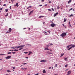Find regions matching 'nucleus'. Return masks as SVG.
Returning a JSON list of instances; mask_svg holds the SVG:
<instances>
[{
	"label": "nucleus",
	"instance_id": "nucleus-1",
	"mask_svg": "<svg viewBox=\"0 0 75 75\" xmlns=\"http://www.w3.org/2000/svg\"><path fill=\"white\" fill-rule=\"evenodd\" d=\"M61 37H65L67 35V33L65 32H64L62 33L60 35Z\"/></svg>",
	"mask_w": 75,
	"mask_h": 75
},
{
	"label": "nucleus",
	"instance_id": "nucleus-2",
	"mask_svg": "<svg viewBox=\"0 0 75 75\" xmlns=\"http://www.w3.org/2000/svg\"><path fill=\"white\" fill-rule=\"evenodd\" d=\"M11 57V56H9L6 57H5V59H9Z\"/></svg>",
	"mask_w": 75,
	"mask_h": 75
},
{
	"label": "nucleus",
	"instance_id": "nucleus-3",
	"mask_svg": "<svg viewBox=\"0 0 75 75\" xmlns=\"http://www.w3.org/2000/svg\"><path fill=\"white\" fill-rule=\"evenodd\" d=\"M24 47H25V45H22L21 46H18V48H24Z\"/></svg>",
	"mask_w": 75,
	"mask_h": 75
},
{
	"label": "nucleus",
	"instance_id": "nucleus-4",
	"mask_svg": "<svg viewBox=\"0 0 75 75\" xmlns=\"http://www.w3.org/2000/svg\"><path fill=\"white\" fill-rule=\"evenodd\" d=\"M50 26L52 27H54L55 26V25L54 23H52L51 24Z\"/></svg>",
	"mask_w": 75,
	"mask_h": 75
},
{
	"label": "nucleus",
	"instance_id": "nucleus-5",
	"mask_svg": "<svg viewBox=\"0 0 75 75\" xmlns=\"http://www.w3.org/2000/svg\"><path fill=\"white\" fill-rule=\"evenodd\" d=\"M11 48H13V49H15V48H17V49H18V46H15L14 47H11Z\"/></svg>",
	"mask_w": 75,
	"mask_h": 75
},
{
	"label": "nucleus",
	"instance_id": "nucleus-6",
	"mask_svg": "<svg viewBox=\"0 0 75 75\" xmlns=\"http://www.w3.org/2000/svg\"><path fill=\"white\" fill-rule=\"evenodd\" d=\"M33 11H34V10H33L30 11L29 13V15H31L32 14V13H33Z\"/></svg>",
	"mask_w": 75,
	"mask_h": 75
},
{
	"label": "nucleus",
	"instance_id": "nucleus-7",
	"mask_svg": "<svg viewBox=\"0 0 75 75\" xmlns=\"http://www.w3.org/2000/svg\"><path fill=\"white\" fill-rule=\"evenodd\" d=\"M29 52V54H28V55H30L31 54H32V52L31 51H29L28 52Z\"/></svg>",
	"mask_w": 75,
	"mask_h": 75
},
{
	"label": "nucleus",
	"instance_id": "nucleus-8",
	"mask_svg": "<svg viewBox=\"0 0 75 75\" xmlns=\"http://www.w3.org/2000/svg\"><path fill=\"white\" fill-rule=\"evenodd\" d=\"M40 62H47V60H42L40 61Z\"/></svg>",
	"mask_w": 75,
	"mask_h": 75
},
{
	"label": "nucleus",
	"instance_id": "nucleus-9",
	"mask_svg": "<svg viewBox=\"0 0 75 75\" xmlns=\"http://www.w3.org/2000/svg\"><path fill=\"white\" fill-rule=\"evenodd\" d=\"M71 71H69L68 72V74H67V75H70L71 74Z\"/></svg>",
	"mask_w": 75,
	"mask_h": 75
},
{
	"label": "nucleus",
	"instance_id": "nucleus-10",
	"mask_svg": "<svg viewBox=\"0 0 75 75\" xmlns=\"http://www.w3.org/2000/svg\"><path fill=\"white\" fill-rule=\"evenodd\" d=\"M47 52V53H48L47 54V55H50V54H52V53L51 52H50L49 51Z\"/></svg>",
	"mask_w": 75,
	"mask_h": 75
},
{
	"label": "nucleus",
	"instance_id": "nucleus-11",
	"mask_svg": "<svg viewBox=\"0 0 75 75\" xmlns=\"http://www.w3.org/2000/svg\"><path fill=\"white\" fill-rule=\"evenodd\" d=\"M48 45L49 46H51L53 45V44L52 43H49L48 44Z\"/></svg>",
	"mask_w": 75,
	"mask_h": 75
},
{
	"label": "nucleus",
	"instance_id": "nucleus-12",
	"mask_svg": "<svg viewBox=\"0 0 75 75\" xmlns=\"http://www.w3.org/2000/svg\"><path fill=\"white\" fill-rule=\"evenodd\" d=\"M45 50H48V51L50 50V49L48 48V47L47 48H45L44 49Z\"/></svg>",
	"mask_w": 75,
	"mask_h": 75
},
{
	"label": "nucleus",
	"instance_id": "nucleus-13",
	"mask_svg": "<svg viewBox=\"0 0 75 75\" xmlns=\"http://www.w3.org/2000/svg\"><path fill=\"white\" fill-rule=\"evenodd\" d=\"M71 48H74L75 47V45H72Z\"/></svg>",
	"mask_w": 75,
	"mask_h": 75
},
{
	"label": "nucleus",
	"instance_id": "nucleus-14",
	"mask_svg": "<svg viewBox=\"0 0 75 75\" xmlns=\"http://www.w3.org/2000/svg\"><path fill=\"white\" fill-rule=\"evenodd\" d=\"M43 72L44 74H45V73H46V71H45V70H44L43 71Z\"/></svg>",
	"mask_w": 75,
	"mask_h": 75
},
{
	"label": "nucleus",
	"instance_id": "nucleus-15",
	"mask_svg": "<svg viewBox=\"0 0 75 75\" xmlns=\"http://www.w3.org/2000/svg\"><path fill=\"white\" fill-rule=\"evenodd\" d=\"M44 16H40L39 17V18H41V17H44Z\"/></svg>",
	"mask_w": 75,
	"mask_h": 75
},
{
	"label": "nucleus",
	"instance_id": "nucleus-16",
	"mask_svg": "<svg viewBox=\"0 0 75 75\" xmlns=\"http://www.w3.org/2000/svg\"><path fill=\"white\" fill-rule=\"evenodd\" d=\"M23 69V71H25V70H27V68H21V69Z\"/></svg>",
	"mask_w": 75,
	"mask_h": 75
},
{
	"label": "nucleus",
	"instance_id": "nucleus-17",
	"mask_svg": "<svg viewBox=\"0 0 75 75\" xmlns=\"http://www.w3.org/2000/svg\"><path fill=\"white\" fill-rule=\"evenodd\" d=\"M12 51H18V50L15 49L14 50H13Z\"/></svg>",
	"mask_w": 75,
	"mask_h": 75
},
{
	"label": "nucleus",
	"instance_id": "nucleus-18",
	"mask_svg": "<svg viewBox=\"0 0 75 75\" xmlns=\"http://www.w3.org/2000/svg\"><path fill=\"white\" fill-rule=\"evenodd\" d=\"M71 1H72V0H69L68 2V4H69V3H71Z\"/></svg>",
	"mask_w": 75,
	"mask_h": 75
},
{
	"label": "nucleus",
	"instance_id": "nucleus-19",
	"mask_svg": "<svg viewBox=\"0 0 75 75\" xmlns=\"http://www.w3.org/2000/svg\"><path fill=\"white\" fill-rule=\"evenodd\" d=\"M68 59V57H67L64 59V60L65 61H67V60Z\"/></svg>",
	"mask_w": 75,
	"mask_h": 75
},
{
	"label": "nucleus",
	"instance_id": "nucleus-20",
	"mask_svg": "<svg viewBox=\"0 0 75 75\" xmlns=\"http://www.w3.org/2000/svg\"><path fill=\"white\" fill-rule=\"evenodd\" d=\"M59 5H58L57 6V9H59Z\"/></svg>",
	"mask_w": 75,
	"mask_h": 75
},
{
	"label": "nucleus",
	"instance_id": "nucleus-21",
	"mask_svg": "<svg viewBox=\"0 0 75 75\" xmlns=\"http://www.w3.org/2000/svg\"><path fill=\"white\" fill-rule=\"evenodd\" d=\"M12 30V29H11V28H9V32H11V31Z\"/></svg>",
	"mask_w": 75,
	"mask_h": 75
},
{
	"label": "nucleus",
	"instance_id": "nucleus-22",
	"mask_svg": "<svg viewBox=\"0 0 75 75\" xmlns=\"http://www.w3.org/2000/svg\"><path fill=\"white\" fill-rule=\"evenodd\" d=\"M64 55V53L61 54V55L60 56V57H62V56H63Z\"/></svg>",
	"mask_w": 75,
	"mask_h": 75
},
{
	"label": "nucleus",
	"instance_id": "nucleus-23",
	"mask_svg": "<svg viewBox=\"0 0 75 75\" xmlns=\"http://www.w3.org/2000/svg\"><path fill=\"white\" fill-rule=\"evenodd\" d=\"M8 11V10L7 9H5V11L6 12H7V11Z\"/></svg>",
	"mask_w": 75,
	"mask_h": 75
},
{
	"label": "nucleus",
	"instance_id": "nucleus-24",
	"mask_svg": "<svg viewBox=\"0 0 75 75\" xmlns=\"http://www.w3.org/2000/svg\"><path fill=\"white\" fill-rule=\"evenodd\" d=\"M8 13H7V15H5V17H7V16H8Z\"/></svg>",
	"mask_w": 75,
	"mask_h": 75
},
{
	"label": "nucleus",
	"instance_id": "nucleus-25",
	"mask_svg": "<svg viewBox=\"0 0 75 75\" xmlns=\"http://www.w3.org/2000/svg\"><path fill=\"white\" fill-rule=\"evenodd\" d=\"M7 72H11V71L9 70H7Z\"/></svg>",
	"mask_w": 75,
	"mask_h": 75
},
{
	"label": "nucleus",
	"instance_id": "nucleus-26",
	"mask_svg": "<svg viewBox=\"0 0 75 75\" xmlns=\"http://www.w3.org/2000/svg\"><path fill=\"white\" fill-rule=\"evenodd\" d=\"M73 16H74V15L71 14L69 16V17H72Z\"/></svg>",
	"mask_w": 75,
	"mask_h": 75
},
{
	"label": "nucleus",
	"instance_id": "nucleus-27",
	"mask_svg": "<svg viewBox=\"0 0 75 75\" xmlns=\"http://www.w3.org/2000/svg\"><path fill=\"white\" fill-rule=\"evenodd\" d=\"M71 48H72V47H70L67 50H71Z\"/></svg>",
	"mask_w": 75,
	"mask_h": 75
},
{
	"label": "nucleus",
	"instance_id": "nucleus-28",
	"mask_svg": "<svg viewBox=\"0 0 75 75\" xmlns=\"http://www.w3.org/2000/svg\"><path fill=\"white\" fill-rule=\"evenodd\" d=\"M54 67H57V64H56L55 65V66H54Z\"/></svg>",
	"mask_w": 75,
	"mask_h": 75
},
{
	"label": "nucleus",
	"instance_id": "nucleus-29",
	"mask_svg": "<svg viewBox=\"0 0 75 75\" xmlns=\"http://www.w3.org/2000/svg\"><path fill=\"white\" fill-rule=\"evenodd\" d=\"M44 34H45L46 35H47V33L45 31V32Z\"/></svg>",
	"mask_w": 75,
	"mask_h": 75
},
{
	"label": "nucleus",
	"instance_id": "nucleus-30",
	"mask_svg": "<svg viewBox=\"0 0 75 75\" xmlns=\"http://www.w3.org/2000/svg\"><path fill=\"white\" fill-rule=\"evenodd\" d=\"M7 54H11V52H8Z\"/></svg>",
	"mask_w": 75,
	"mask_h": 75
},
{
	"label": "nucleus",
	"instance_id": "nucleus-31",
	"mask_svg": "<svg viewBox=\"0 0 75 75\" xmlns=\"http://www.w3.org/2000/svg\"><path fill=\"white\" fill-rule=\"evenodd\" d=\"M66 20H66V19H65L64 18V22H66Z\"/></svg>",
	"mask_w": 75,
	"mask_h": 75
},
{
	"label": "nucleus",
	"instance_id": "nucleus-32",
	"mask_svg": "<svg viewBox=\"0 0 75 75\" xmlns=\"http://www.w3.org/2000/svg\"><path fill=\"white\" fill-rule=\"evenodd\" d=\"M72 44H71L68 45L69 47H71V46H72Z\"/></svg>",
	"mask_w": 75,
	"mask_h": 75
},
{
	"label": "nucleus",
	"instance_id": "nucleus-33",
	"mask_svg": "<svg viewBox=\"0 0 75 75\" xmlns=\"http://www.w3.org/2000/svg\"><path fill=\"white\" fill-rule=\"evenodd\" d=\"M0 55H6L4 54H0Z\"/></svg>",
	"mask_w": 75,
	"mask_h": 75
},
{
	"label": "nucleus",
	"instance_id": "nucleus-34",
	"mask_svg": "<svg viewBox=\"0 0 75 75\" xmlns=\"http://www.w3.org/2000/svg\"><path fill=\"white\" fill-rule=\"evenodd\" d=\"M16 5H17V6H18V3H16Z\"/></svg>",
	"mask_w": 75,
	"mask_h": 75
},
{
	"label": "nucleus",
	"instance_id": "nucleus-35",
	"mask_svg": "<svg viewBox=\"0 0 75 75\" xmlns=\"http://www.w3.org/2000/svg\"><path fill=\"white\" fill-rule=\"evenodd\" d=\"M12 53H13V54H16V52H12Z\"/></svg>",
	"mask_w": 75,
	"mask_h": 75
},
{
	"label": "nucleus",
	"instance_id": "nucleus-36",
	"mask_svg": "<svg viewBox=\"0 0 75 75\" xmlns=\"http://www.w3.org/2000/svg\"><path fill=\"white\" fill-rule=\"evenodd\" d=\"M69 27H72V26H71V24L69 25Z\"/></svg>",
	"mask_w": 75,
	"mask_h": 75
},
{
	"label": "nucleus",
	"instance_id": "nucleus-37",
	"mask_svg": "<svg viewBox=\"0 0 75 75\" xmlns=\"http://www.w3.org/2000/svg\"><path fill=\"white\" fill-rule=\"evenodd\" d=\"M22 49H23V48H20L19 49V50H22Z\"/></svg>",
	"mask_w": 75,
	"mask_h": 75
},
{
	"label": "nucleus",
	"instance_id": "nucleus-38",
	"mask_svg": "<svg viewBox=\"0 0 75 75\" xmlns=\"http://www.w3.org/2000/svg\"><path fill=\"white\" fill-rule=\"evenodd\" d=\"M46 47L47 48H48V47H49L48 45H46Z\"/></svg>",
	"mask_w": 75,
	"mask_h": 75
},
{
	"label": "nucleus",
	"instance_id": "nucleus-39",
	"mask_svg": "<svg viewBox=\"0 0 75 75\" xmlns=\"http://www.w3.org/2000/svg\"><path fill=\"white\" fill-rule=\"evenodd\" d=\"M55 14H56V15H58V12L56 13Z\"/></svg>",
	"mask_w": 75,
	"mask_h": 75
},
{
	"label": "nucleus",
	"instance_id": "nucleus-40",
	"mask_svg": "<svg viewBox=\"0 0 75 75\" xmlns=\"http://www.w3.org/2000/svg\"><path fill=\"white\" fill-rule=\"evenodd\" d=\"M56 16H57V15L56 14H55L54 15V17H56Z\"/></svg>",
	"mask_w": 75,
	"mask_h": 75
},
{
	"label": "nucleus",
	"instance_id": "nucleus-41",
	"mask_svg": "<svg viewBox=\"0 0 75 75\" xmlns=\"http://www.w3.org/2000/svg\"><path fill=\"white\" fill-rule=\"evenodd\" d=\"M47 4L45 5L44 6V7H47Z\"/></svg>",
	"mask_w": 75,
	"mask_h": 75
},
{
	"label": "nucleus",
	"instance_id": "nucleus-42",
	"mask_svg": "<svg viewBox=\"0 0 75 75\" xmlns=\"http://www.w3.org/2000/svg\"><path fill=\"white\" fill-rule=\"evenodd\" d=\"M23 65H26V64H27V63H23Z\"/></svg>",
	"mask_w": 75,
	"mask_h": 75
},
{
	"label": "nucleus",
	"instance_id": "nucleus-43",
	"mask_svg": "<svg viewBox=\"0 0 75 75\" xmlns=\"http://www.w3.org/2000/svg\"><path fill=\"white\" fill-rule=\"evenodd\" d=\"M48 11H51V9H48Z\"/></svg>",
	"mask_w": 75,
	"mask_h": 75
},
{
	"label": "nucleus",
	"instance_id": "nucleus-44",
	"mask_svg": "<svg viewBox=\"0 0 75 75\" xmlns=\"http://www.w3.org/2000/svg\"><path fill=\"white\" fill-rule=\"evenodd\" d=\"M73 9L72 8H71L70 9V10H69V11H70V10H72Z\"/></svg>",
	"mask_w": 75,
	"mask_h": 75
},
{
	"label": "nucleus",
	"instance_id": "nucleus-45",
	"mask_svg": "<svg viewBox=\"0 0 75 75\" xmlns=\"http://www.w3.org/2000/svg\"><path fill=\"white\" fill-rule=\"evenodd\" d=\"M17 5L16 4V5H14V7H16V6H17Z\"/></svg>",
	"mask_w": 75,
	"mask_h": 75
},
{
	"label": "nucleus",
	"instance_id": "nucleus-46",
	"mask_svg": "<svg viewBox=\"0 0 75 75\" xmlns=\"http://www.w3.org/2000/svg\"><path fill=\"white\" fill-rule=\"evenodd\" d=\"M12 68H13V69H15V67H13Z\"/></svg>",
	"mask_w": 75,
	"mask_h": 75
},
{
	"label": "nucleus",
	"instance_id": "nucleus-47",
	"mask_svg": "<svg viewBox=\"0 0 75 75\" xmlns=\"http://www.w3.org/2000/svg\"><path fill=\"white\" fill-rule=\"evenodd\" d=\"M49 3H51V1H49Z\"/></svg>",
	"mask_w": 75,
	"mask_h": 75
},
{
	"label": "nucleus",
	"instance_id": "nucleus-48",
	"mask_svg": "<svg viewBox=\"0 0 75 75\" xmlns=\"http://www.w3.org/2000/svg\"><path fill=\"white\" fill-rule=\"evenodd\" d=\"M10 33L9 31H7L6 32V34H7V33Z\"/></svg>",
	"mask_w": 75,
	"mask_h": 75
},
{
	"label": "nucleus",
	"instance_id": "nucleus-49",
	"mask_svg": "<svg viewBox=\"0 0 75 75\" xmlns=\"http://www.w3.org/2000/svg\"><path fill=\"white\" fill-rule=\"evenodd\" d=\"M39 75V74L37 73V74H35L34 75Z\"/></svg>",
	"mask_w": 75,
	"mask_h": 75
},
{
	"label": "nucleus",
	"instance_id": "nucleus-50",
	"mask_svg": "<svg viewBox=\"0 0 75 75\" xmlns=\"http://www.w3.org/2000/svg\"><path fill=\"white\" fill-rule=\"evenodd\" d=\"M68 66V64H66L65 65V67H67Z\"/></svg>",
	"mask_w": 75,
	"mask_h": 75
},
{
	"label": "nucleus",
	"instance_id": "nucleus-51",
	"mask_svg": "<svg viewBox=\"0 0 75 75\" xmlns=\"http://www.w3.org/2000/svg\"><path fill=\"white\" fill-rule=\"evenodd\" d=\"M41 1H42V2H44V0H42Z\"/></svg>",
	"mask_w": 75,
	"mask_h": 75
},
{
	"label": "nucleus",
	"instance_id": "nucleus-52",
	"mask_svg": "<svg viewBox=\"0 0 75 75\" xmlns=\"http://www.w3.org/2000/svg\"><path fill=\"white\" fill-rule=\"evenodd\" d=\"M69 46H67L66 47L67 48H69Z\"/></svg>",
	"mask_w": 75,
	"mask_h": 75
},
{
	"label": "nucleus",
	"instance_id": "nucleus-53",
	"mask_svg": "<svg viewBox=\"0 0 75 75\" xmlns=\"http://www.w3.org/2000/svg\"><path fill=\"white\" fill-rule=\"evenodd\" d=\"M15 0H11V1H12V3L13 2V1H15Z\"/></svg>",
	"mask_w": 75,
	"mask_h": 75
},
{
	"label": "nucleus",
	"instance_id": "nucleus-54",
	"mask_svg": "<svg viewBox=\"0 0 75 75\" xmlns=\"http://www.w3.org/2000/svg\"><path fill=\"white\" fill-rule=\"evenodd\" d=\"M9 8H10V9H11V6H10Z\"/></svg>",
	"mask_w": 75,
	"mask_h": 75
},
{
	"label": "nucleus",
	"instance_id": "nucleus-55",
	"mask_svg": "<svg viewBox=\"0 0 75 75\" xmlns=\"http://www.w3.org/2000/svg\"><path fill=\"white\" fill-rule=\"evenodd\" d=\"M52 10H53V11H54V9L53 8H51Z\"/></svg>",
	"mask_w": 75,
	"mask_h": 75
},
{
	"label": "nucleus",
	"instance_id": "nucleus-56",
	"mask_svg": "<svg viewBox=\"0 0 75 75\" xmlns=\"http://www.w3.org/2000/svg\"><path fill=\"white\" fill-rule=\"evenodd\" d=\"M6 4H4V5H3V6H4V7L5 6H6Z\"/></svg>",
	"mask_w": 75,
	"mask_h": 75
},
{
	"label": "nucleus",
	"instance_id": "nucleus-57",
	"mask_svg": "<svg viewBox=\"0 0 75 75\" xmlns=\"http://www.w3.org/2000/svg\"><path fill=\"white\" fill-rule=\"evenodd\" d=\"M70 21H69V23H68V24H69V25H70V24H70Z\"/></svg>",
	"mask_w": 75,
	"mask_h": 75
},
{
	"label": "nucleus",
	"instance_id": "nucleus-58",
	"mask_svg": "<svg viewBox=\"0 0 75 75\" xmlns=\"http://www.w3.org/2000/svg\"><path fill=\"white\" fill-rule=\"evenodd\" d=\"M51 67H49V68H48V69H51Z\"/></svg>",
	"mask_w": 75,
	"mask_h": 75
},
{
	"label": "nucleus",
	"instance_id": "nucleus-59",
	"mask_svg": "<svg viewBox=\"0 0 75 75\" xmlns=\"http://www.w3.org/2000/svg\"><path fill=\"white\" fill-rule=\"evenodd\" d=\"M24 53L25 54H27V53H28V52H24Z\"/></svg>",
	"mask_w": 75,
	"mask_h": 75
},
{
	"label": "nucleus",
	"instance_id": "nucleus-60",
	"mask_svg": "<svg viewBox=\"0 0 75 75\" xmlns=\"http://www.w3.org/2000/svg\"><path fill=\"white\" fill-rule=\"evenodd\" d=\"M54 69V67H52V69Z\"/></svg>",
	"mask_w": 75,
	"mask_h": 75
},
{
	"label": "nucleus",
	"instance_id": "nucleus-61",
	"mask_svg": "<svg viewBox=\"0 0 75 75\" xmlns=\"http://www.w3.org/2000/svg\"><path fill=\"white\" fill-rule=\"evenodd\" d=\"M3 10V8H0V10Z\"/></svg>",
	"mask_w": 75,
	"mask_h": 75
},
{
	"label": "nucleus",
	"instance_id": "nucleus-62",
	"mask_svg": "<svg viewBox=\"0 0 75 75\" xmlns=\"http://www.w3.org/2000/svg\"><path fill=\"white\" fill-rule=\"evenodd\" d=\"M48 33H49V34H50V32L49 31H47Z\"/></svg>",
	"mask_w": 75,
	"mask_h": 75
},
{
	"label": "nucleus",
	"instance_id": "nucleus-63",
	"mask_svg": "<svg viewBox=\"0 0 75 75\" xmlns=\"http://www.w3.org/2000/svg\"><path fill=\"white\" fill-rule=\"evenodd\" d=\"M62 25H63V26H65V25H64V24H63Z\"/></svg>",
	"mask_w": 75,
	"mask_h": 75
},
{
	"label": "nucleus",
	"instance_id": "nucleus-64",
	"mask_svg": "<svg viewBox=\"0 0 75 75\" xmlns=\"http://www.w3.org/2000/svg\"><path fill=\"white\" fill-rule=\"evenodd\" d=\"M66 7H68L67 5H66Z\"/></svg>",
	"mask_w": 75,
	"mask_h": 75
}]
</instances>
